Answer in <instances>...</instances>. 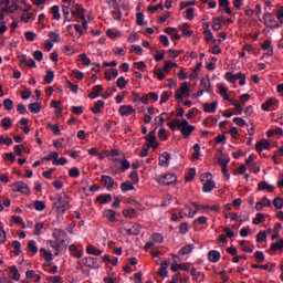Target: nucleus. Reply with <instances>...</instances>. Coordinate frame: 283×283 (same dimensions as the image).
<instances>
[{"mask_svg": "<svg viewBox=\"0 0 283 283\" xmlns=\"http://www.w3.org/2000/svg\"><path fill=\"white\" fill-rule=\"evenodd\" d=\"M171 91H165L163 92L161 96H160V105H163L164 103H167V101H169V98H171Z\"/></svg>", "mask_w": 283, "mask_h": 283, "instance_id": "nucleus-37", "label": "nucleus"}, {"mask_svg": "<svg viewBox=\"0 0 283 283\" xmlns=\"http://www.w3.org/2000/svg\"><path fill=\"white\" fill-rule=\"evenodd\" d=\"M101 182H103L104 187L112 191L114 189V178L107 175H102Z\"/></svg>", "mask_w": 283, "mask_h": 283, "instance_id": "nucleus-13", "label": "nucleus"}, {"mask_svg": "<svg viewBox=\"0 0 283 283\" xmlns=\"http://www.w3.org/2000/svg\"><path fill=\"white\" fill-rule=\"evenodd\" d=\"M263 149H271V142L268 139H261L255 145V150L260 154Z\"/></svg>", "mask_w": 283, "mask_h": 283, "instance_id": "nucleus-15", "label": "nucleus"}, {"mask_svg": "<svg viewBox=\"0 0 283 283\" xmlns=\"http://www.w3.org/2000/svg\"><path fill=\"white\" fill-rule=\"evenodd\" d=\"M273 205H274L275 209H282L283 208V199H282V197L274 198Z\"/></svg>", "mask_w": 283, "mask_h": 283, "instance_id": "nucleus-60", "label": "nucleus"}, {"mask_svg": "<svg viewBox=\"0 0 283 283\" xmlns=\"http://www.w3.org/2000/svg\"><path fill=\"white\" fill-rule=\"evenodd\" d=\"M151 240L155 244H163L165 239L163 238V234L155 232L151 234Z\"/></svg>", "mask_w": 283, "mask_h": 283, "instance_id": "nucleus-34", "label": "nucleus"}, {"mask_svg": "<svg viewBox=\"0 0 283 283\" xmlns=\"http://www.w3.org/2000/svg\"><path fill=\"white\" fill-rule=\"evenodd\" d=\"M261 222H264V214L263 213H256L255 218L253 219L252 223L258 226Z\"/></svg>", "mask_w": 283, "mask_h": 283, "instance_id": "nucleus-57", "label": "nucleus"}, {"mask_svg": "<svg viewBox=\"0 0 283 283\" xmlns=\"http://www.w3.org/2000/svg\"><path fill=\"white\" fill-rule=\"evenodd\" d=\"M182 50H168V57L169 59H178Z\"/></svg>", "mask_w": 283, "mask_h": 283, "instance_id": "nucleus-50", "label": "nucleus"}, {"mask_svg": "<svg viewBox=\"0 0 283 283\" xmlns=\"http://www.w3.org/2000/svg\"><path fill=\"white\" fill-rule=\"evenodd\" d=\"M165 114L163 113L160 116L155 118V125H157V127H163V125H165Z\"/></svg>", "mask_w": 283, "mask_h": 283, "instance_id": "nucleus-51", "label": "nucleus"}, {"mask_svg": "<svg viewBox=\"0 0 283 283\" xmlns=\"http://www.w3.org/2000/svg\"><path fill=\"white\" fill-rule=\"evenodd\" d=\"M258 189H259V191H264V190H266V191L272 192L273 189H275V187H274L273 185H269L266 181H263V182H260V184L258 185Z\"/></svg>", "mask_w": 283, "mask_h": 283, "instance_id": "nucleus-28", "label": "nucleus"}, {"mask_svg": "<svg viewBox=\"0 0 283 283\" xmlns=\"http://www.w3.org/2000/svg\"><path fill=\"white\" fill-rule=\"evenodd\" d=\"M123 216H125V218H134V216H136V209L134 208H129L123 211Z\"/></svg>", "mask_w": 283, "mask_h": 283, "instance_id": "nucleus-52", "label": "nucleus"}, {"mask_svg": "<svg viewBox=\"0 0 283 283\" xmlns=\"http://www.w3.org/2000/svg\"><path fill=\"white\" fill-rule=\"evenodd\" d=\"M28 249H29V251H31V253H39V248H36V242L35 241H33V240H31V241H29V243H28Z\"/></svg>", "mask_w": 283, "mask_h": 283, "instance_id": "nucleus-48", "label": "nucleus"}, {"mask_svg": "<svg viewBox=\"0 0 283 283\" xmlns=\"http://www.w3.org/2000/svg\"><path fill=\"white\" fill-rule=\"evenodd\" d=\"M263 21L268 28H280L282 25L281 23H277L273 13L269 12L264 13Z\"/></svg>", "mask_w": 283, "mask_h": 283, "instance_id": "nucleus-7", "label": "nucleus"}, {"mask_svg": "<svg viewBox=\"0 0 283 283\" xmlns=\"http://www.w3.org/2000/svg\"><path fill=\"white\" fill-rule=\"evenodd\" d=\"M171 160V154L165 151L159 156V165L160 167H168L169 161Z\"/></svg>", "mask_w": 283, "mask_h": 283, "instance_id": "nucleus-16", "label": "nucleus"}, {"mask_svg": "<svg viewBox=\"0 0 283 283\" xmlns=\"http://www.w3.org/2000/svg\"><path fill=\"white\" fill-rule=\"evenodd\" d=\"M51 14L53 15V19L55 21H60L61 20V13L59 12V6H53L51 8Z\"/></svg>", "mask_w": 283, "mask_h": 283, "instance_id": "nucleus-40", "label": "nucleus"}, {"mask_svg": "<svg viewBox=\"0 0 283 283\" xmlns=\"http://www.w3.org/2000/svg\"><path fill=\"white\" fill-rule=\"evenodd\" d=\"M276 19L280 21V24L283 25V7L279 8V11L276 13Z\"/></svg>", "mask_w": 283, "mask_h": 283, "instance_id": "nucleus-64", "label": "nucleus"}, {"mask_svg": "<svg viewBox=\"0 0 283 283\" xmlns=\"http://www.w3.org/2000/svg\"><path fill=\"white\" fill-rule=\"evenodd\" d=\"M180 119H172L170 123H168V127H170V129L174 132L176 130V127L177 129H180Z\"/></svg>", "mask_w": 283, "mask_h": 283, "instance_id": "nucleus-46", "label": "nucleus"}, {"mask_svg": "<svg viewBox=\"0 0 283 283\" xmlns=\"http://www.w3.org/2000/svg\"><path fill=\"white\" fill-rule=\"evenodd\" d=\"M181 30L185 36H191L193 34V31L189 30V24L187 23L181 24Z\"/></svg>", "mask_w": 283, "mask_h": 283, "instance_id": "nucleus-47", "label": "nucleus"}, {"mask_svg": "<svg viewBox=\"0 0 283 283\" xmlns=\"http://www.w3.org/2000/svg\"><path fill=\"white\" fill-rule=\"evenodd\" d=\"M191 205L192 207H195L193 211L191 210V207L185 206V210L188 211L185 213L186 218H196V213L200 211V205H198L197 202H192Z\"/></svg>", "mask_w": 283, "mask_h": 283, "instance_id": "nucleus-12", "label": "nucleus"}, {"mask_svg": "<svg viewBox=\"0 0 283 283\" xmlns=\"http://www.w3.org/2000/svg\"><path fill=\"white\" fill-rule=\"evenodd\" d=\"M54 205L59 213H65L70 209V198L67 195H59L57 201Z\"/></svg>", "mask_w": 283, "mask_h": 283, "instance_id": "nucleus-2", "label": "nucleus"}, {"mask_svg": "<svg viewBox=\"0 0 283 283\" xmlns=\"http://www.w3.org/2000/svg\"><path fill=\"white\" fill-rule=\"evenodd\" d=\"M86 253H88V255H103V250L95 248L94 245H87L86 248Z\"/></svg>", "mask_w": 283, "mask_h": 283, "instance_id": "nucleus-24", "label": "nucleus"}, {"mask_svg": "<svg viewBox=\"0 0 283 283\" xmlns=\"http://www.w3.org/2000/svg\"><path fill=\"white\" fill-rule=\"evenodd\" d=\"M283 250V239L279 242H274L271 244V251H282Z\"/></svg>", "mask_w": 283, "mask_h": 283, "instance_id": "nucleus-44", "label": "nucleus"}, {"mask_svg": "<svg viewBox=\"0 0 283 283\" xmlns=\"http://www.w3.org/2000/svg\"><path fill=\"white\" fill-rule=\"evenodd\" d=\"M33 207H34L35 211H43V210H45V202L38 200L33 203Z\"/></svg>", "mask_w": 283, "mask_h": 283, "instance_id": "nucleus-54", "label": "nucleus"}, {"mask_svg": "<svg viewBox=\"0 0 283 283\" xmlns=\"http://www.w3.org/2000/svg\"><path fill=\"white\" fill-rule=\"evenodd\" d=\"M72 14H76L81 19V21L85 20V9L83 8V6H76L75 11H73Z\"/></svg>", "mask_w": 283, "mask_h": 283, "instance_id": "nucleus-26", "label": "nucleus"}, {"mask_svg": "<svg viewBox=\"0 0 283 283\" xmlns=\"http://www.w3.org/2000/svg\"><path fill=\"white\" fill-rule=\"evenodd\" d=\"M273 105H275V98L270 97L265 103L262 104L261 109H263V112H269Z\"/></svg>", "mask_w": 283, "mask_h": 283, "instance_id": "nucleus-27", "label": "nucleus"}, {"mask_svg": "<svg viewBox=\"0 0 283 283\" xmlns=\"http://www.w3.org/2000/svg\"><path fill=\"white\" fill-rule=\"evenodd\" d=\"M210 25L211 24L209 22L203 23V34H206L205 40L207 41V43L213 40V33L211 32V29H209Z\"/></svg>", "mask_w": 283, "mask_h": 283, "instance_id": "nucleus-18", "label": "nucleus"}, {"mask_svg": "<svg viewBox=\"0 0 283 283\" xmlns=\"http://www.w3.org/2000/svg\"><path fill=\"white\" fill-rule=\"evenodd\" d=\"M104 107H105V102L99 99L92 107V112L93 114H101V109H103Z\"/></svg>", "mask_w": 283, "mask_h": 283, "instance_id": "nucleus-25", "label": "nucleus"}, {"mask_svg": "<svg viewBox=\"0 0 283 283\" xmlns=\"http://www.w3.org/2000/svg\"><path fill=\"white\" fill-rule=\"evenodd\" d=\"M190 91H189V83L184 82L179 88L176 91L175 93V98L178 103H182V98H185V96H189Z\"/></svg>", "mask_w": 283, "mask_h": 283, "instance_id": "nucleus-5", "label": "nucleus"}, {"mask_svg": "<svg viewBox=\"0 0 283 283\" xmlns=\"http://www.w3.org/2000/svg\"><path fill=\"white\" fill-rule=\"evenodd\" d=\"M29 109L32 114H39V112H41V104L39 103H31L29 105Z\"/></svg>", "mask_w": 283, "mask_h": 283, "instance_id": "nucleus-41", "label": "nucleus"}, {"mask_svg": "<svg viewBox=\"0 0 283 283\" xmlns=\"http://www.w3.org/2000/svg\"><path fill=\"white\" fill-rule=\"evenodd\" d=\"M69 176H70L71 178H78V176H81V170H80L78 168H76V167L71 168V169L69 170Z\"/></svg>", "mask_w": 283, "mask_h": 283, "instance_id": "nucleus-53", "label": "nucleus"}, {"mask_svg": "<svg viewBox=\"0 0 283 283\" xmlns=\"http://www.w3.org/2000/svg\"><path fill=\"white\" fill-rule=\"evenodd\" d=\"M54 81V71H48L44 76V83L50 84Z\"/></svg>", "mask_w": 283, "mask_h": 283, "instance_id": "nucleus-49", "label": "nucleus"}, {"mask_svg": "<svg viewBox=\"0 0 283 283\" xmlns=\"http://www.w3.org/2000/svg\"><path fill=\"white\" fill-rule=\"evenodd\" d=\"M224 78H227V81L233 83L234 85L238 83V81L239 85H247V75L242 73L233 74L231 72H227Z\"/></svg>", "mask_w": 283, "mask_h": 283, "instance_id": "nucleus-3", "label": "nucleus"}, {"mask_svg": "<svg viewBox=\"0 0 283 283\" xmlns=\"http://www.w3.org/2000/svg\"><path fill=\"white\" fill-rule=\"evenodd\" d=\"M11 189L14 193H24V196H30V187L23 181H17L11 185Z\"/></svg>", "mask_w": 283, "mask_h": 283, "instance_id": "nucleus-6", "label": "nucleus"}, {"mask_svg": "<svg viewBox=\"0 0 283 283\" xmlns=\"http://www.w3.org/2000/svg\"><path fill=\"white\" fill-rule=\"evenodd\" d=\"M83 265L88 269H98L101 264L98 263V259H94L92 256H86L82 260Z\"/></svg>", "mask_w": 283, "mask_h": 283, "instance_id": "nucleus-11", "label": "nucleus"}, {"mask_svg": "<svg viewBox=\"0 0 283 283\" xmlns=\"http://www.w3.org/2000/svg\"><path fill=\"white\" fill-rule=\"evenodd\" d=\"M218 108V102H212L211 104L206 103L203 104V112H207L208 114H213L216 109Z\"/></svg>", "mask_w": 283, "mask_h": 283, "instance_id": "nucleus-22", "label": "nucleus"}, {"mask_svg": "<svg viewBox=\"0 0 283 283\" xmlns=\"http://www.w3.org/2000/svg\"><path fill=\"white\" fill-rule=\"evenodd\" d=\"M53 238L56 240L59 244H65V240H67V233L61 229H55L53 231Z\"/></svg>", "mask_w": 283, "mask_h": 283, "instance_id": "nucleus-10", "label": "nucleus"}, {"mask_svg": "<svg viewBox=\"0 0 283 283\" xmlns=\"http://www.w3.org/2000/svg\"><path fill=\"white\" fill-rule=\"evenodd\" d=\"M220 252L218 250H211L208 252V260L209 262L216 263L220 262Z\"/></svg>", "mask_w": 283, "mask_h": 283, "instance_id": "nucleus-19", "label": "nucleus"}, {"mask_svg": "<svg viewBox=\"0 0 283 283\" xmlns=\"http://www.w3.org/2000/svg\"><path fill=\"white\" fill-rule=\"evenodd\" d=\"M116 156H120V150L118 149H112L111 151H108L107 157L112 158V160H114V163H118V160H120L119 158H116Z\"/></svg>", "mask_w": 283, "mask_h": 283, "instance_id": "nucleus-32", "label": "nucleus"}, {"mask_svg": "<svg viewBox=\"0 0 283 283\" xmlns=\"http://www.w3.org/2000/svg\"><path fill=\"white\" fill-rule=\"evenodd\" d=\"M113 19H115V21H120L123 19V13L120 12V9L117 8H113Z\"/></svg>", "mask_w": 283, "mask_h": 283, "instance_id": "nucleus-45", "label": "nucleus"}, {"mask_svg": "<svg viewBox=\"0 0 283 283\" xmlns=\"http://www.w3.org/2000/svg\"><path fill=\"white\" fill-rule=\"evenodd\" d=\"M199 87L209 94L211 92V80L202 77Z\"/></svg>", "mask_w": 283, "mask_h": 283, "instance_id": "nucleus-17", "label": "nucleus"}, {"mask_svg": "<svg viewBox=\"0 0 283 283\" xmlns=\"http://www.w3.org/2000/svg\"><path fill=\"white\" fill-rule=\"evenodd\" d=\"M106 218L109 222H116V212L114 210H107Z\"/></svg>", "mask_w": 283, "mask_h": 283, "instance_id": "nucleus-56", "label": "nucleus"}, {"mask_svg": "<svg viewBox=\"0 0 283 283\" xmlns=\"http://www.w3.org/2000/svg\"><path fill=\"white\" fill-rule=\"evenodd\" d=\"M216 158L218 161V165H220L222 169L223 176H226L227 180L231 178V175L229 174V169L227 168V165H229V158L224 159V154H222V150H218L216 154Z\"/></svg>", "mask_w": 283, "mask_h": 283, "instance_id": "nucleus-1", "label": "nucleus"}, {"mask_svg": "<svg viewBox=\"0 0 283 283\" xmlns=\"http://www.w3.org/2000/svg\"><path fill=\"white\" fill-rule=\"evenodd\" d=\"M195 177H196V170L195 168H190L188 170V176H186V182H191Z\"/></svg>", "mask_w": 283, "mask_h": 283, "instance_id": "nucleus-59", "label": "nucleus"}, {"mask_svg": "<svg viewBox=\"0 0 283 283\" xmlns=\"http://www.w3.org/2000/svg\"><path fill=\"white\" fill-rule=\"evenodd\" d=\"M122 191H134V184L132 181H126L120 184Z\"/></svg>", "mask_w": 283, "mask_h": 283, "instance_id": "nucleus-38", "label": "nucleus"}, {"mask_svg": "<svg viewBox=\"0 0 283 283\" xmlns=\"http://www.w3.org/2000/svg\"><path fill=\"white\" fill-rule=\"evenodd\" d=\"M56 158H59V153L53 151L51 154H49L46 157L42 158V160H56Z\"/></svg>", "mask_w": 283, "mask_h": 283, "instance_id": "nucleus-62", "label": "nucleus"}, {"mask_svg": "<svg viewBox=\"0 0 283 283\" xmlns=\"http://www.w3.org/2000/svg\"><path fill=\"white\" fill-rule=\"evenodd\" d=\"M229 88H227L224 85H219V94L222 96L223 101H229Z\"/></svg>", "mask_w": 283, "mask_h": 283, "instance_id": "nucleus-30", "label": "nucleus"}, {"mask_svg": "<svg viewBox=\"0 0 283 283\" xmlns=\"http://www.w3.org/2000/svg\"><path fill=\"white\" fill-rule=\"evenodd\" d=\"M193 249H196V247H193V244H188L180 249V253H181V255H189V253H191V251H193Z\"/></svg>", "mask_w": 283, "mask_h": 283, "instance_id": "nucleus-39", "label": "nucleus"}, {"mask_svg": "<svg viewBox=\"0 0 283 283\" xmlns=\"http://www.w3.org/2000/svg\"><path fill=\"white\" fill-rule=\"evenodd\" d=\"M118 163H120V167H122V171H127V169H129L132 167V164L129 163V160L123 158L117 160Z\"/></svg>", "mask_w": 283, "mask_h": 283, "instance_id": "nucleus-42", "label": "nucleus"}, {"mask_svg": "<svg viewBox=\"0 0 283 283\" xmlns=\"http://www.w3.org/2000/svg\"><path fill=\"white\" fill-rule=\"evenodd\" d=\"M136 109L132 105H122L118 109L120 116H132Z\"/></svg>", "mask_w": 283, "mask_h": 283, "instance_id": "nucleus-14", "label": "nucleus"}, {"mask_svg": "<svg viewBox=\"0 0 283 283\" xmlns=\"http://www.w3.org/2000/svg\"><path fill=\"white\" fill-rule=\"evenodd\" d=\"M101 92H103V85L93 86L92 92L88 94V98H98V94H101Z\"/></svg>", "mask_w": 283, "mask_h": 283, "instance_id": "nucleus-20", "label": "nucleus"}, {"mask_svg": "<svg viewBox=\"0 0 283 283\" xmlns=\"http://www.w3.org/2000/svg\"><path fill=\"white\" fill-rule=\"evenodd\" d=\"M193 280H196L197 282H202V280H205V275H202L200 272H198V270H196V268H193L190 271Z\"/></svg>", "mask_w": 283, "mask_h": 283, "instance_id": "nucleus-31", "label": "nucleus"}, {"mask_svg": "<svg viewBox=\"0 0 283 283\" xmlns=\"http://www.w3.org/2000/svg\"><path fill=\"white\" fill-rule=\"evenodd\" d=\"M124 231L126 232V235H139L140 226L134 223H126L124 226Z\"/></svg>", "mask_w": 283, "mask_h": 283, "instance_id": "nucleus-9", "label": "nucleus"}, {"mask_svg": "<svg viewBox=\"0 0 283 283\" xmlns=\"http://www.w3.org/2000/svg\"><path fill=\"white\" fill-rule=\"evenodd\" d=\"M214 188H216V182L211 179H208L203 185L202 191L205 193H209V191H213Z\"/></svg>", "mask_w": 283, "mask_h": 283, "instance_id": "nucleus-23", "label": "nucleus"}, {"mask_svg": "<svg viewBox=\"0 0 283 283\" xmlns=\"http://www.w3.org/2000/svg\"><path fill=\"white\" fill-rule=\"evenodd\" d=\"M80 61H82L83 65H90V63H92L85 53L80 54Z\"/></svg>", "mask_w": 283, "mask_h": 283, "instance_id": "nucleus-61", "label": "nucleus"}, {"mask_svg": "<svg viewBox=\"0 0 283 283\" xmlns=\"http://www.w3.org/2000/svg\"><path fill=\"white\" fill-rule=\"evenodd\" d=\"M116 85L120 90H125V87H127V81L125 80V77H118L117 81H116Z\"/></svg>", "mask_w": 283, "mask_h": 283, "instance_id": "nucleus-55", "label": "nucleus"}, {"mask_svg": "<svg viewBox=\"0 0 283 283\" xmlns=\"http://www.w3.org/2000/svg\"><path fill=\"white\" fill-rule=\"evenodd\" d=\"M264 240H266V232L260 231L256 234V242H264Z\"/></svg>", "mask_w": 283, "mask_h": 283, "instance_id": "nucleus-63", "label": "nucleus"}, {"mask_svg": "<svg viewBox=\"0 0 283 283\" xmlns=\"http://www.w3.org/2000/svg\"><path fill=\"white\" fill-rule=\"evenodd\" d=\"M10 273L12 275V280L15 282H19L21 280V274H19V269H17L14 265L10 268Z\"/></svg>", "mask_w": 283, "mask_h": 283, "instance_id": "nucleus-33", "label": "nucleus"}, {"mask_svg": "<svg viewBox=\"0 0 283 283\" xmlns=\"http://www.w3.org/2000/svg\"><path fill=\"white\" fill-rule=\"evenodd\" d=\"M3 107L7 109V112H12V109H14V102H12L10 98H7L3 101Z\"/></svg>", "mask_w": 283, "mask_h": 283, "instance_id": "nucleus-36", "label": "nucleus"}, {"mask_svg": "<svg viewBox=\"0 0 283 283\" xmlns=\"http://www.w3.org/2000/svg\"><path fill=\"white\" fill-rule=\"evenodd\" d=\"M222 21H224L223 17L213 18L212 20V30L218 32V30H222Z\"/></svg>", "mask_w": 283, "mask_h": 283, "instance_id": "nucleus-21", "label": "nucleus"}, {"mask_svg": "<svg viewBox=\"0 0 283 283\" xmlns=\"http://www.w3.org/2000/svg\"><path fill=\"white\" fill-rule=\"evenodd\" d=\"M97 202H99V205H107V202H112V195L106 193L98 196Z\"/></svg>", "mask_w": 283, "mask_h": 283, "instance_id": "nucleus-29", "label": "nucleus"}, {"mask_svg": "<svg viewBox=\"0 0 283 283\" xmlns=\"http://www.w3.org/2000/svg\"><path fill=\"white\" fill-rule=\"evenodd\" d=\"M49 247H51V249H54V255H59V249H61L62 244L59 243L56 240L55 241H49L48 242Z\"/></svg>", "mask_w": 283, "mask_h": 283, "instance_id": "nucleus-35", "label": "nucleus"}, {"mask_svg": "<svg viewBox=\"0 0 283 283\" xmlns=\"http://www.w3.org/2000/svg\"><path fill=\"white\" fill-rule=\"evenodd\" d=\"M179 132L182 134L184 138H189V136L196 132V126L190 125L187 119H182L179 125Z\"/></svg>", "mask_w": 283, "mask_h": 283, "instance_id": "nucleus-4", "label": "nucleus"}, {"mask_svg": "<svg viewBox=\"0 0 283 283\" xmlns=\"http://www.w3.org/2000/svg\"><path fill=\"white\" fill-rule=\"evenodd\" d=\"M1 125L2 127H4V129H10V126L12 125V119H10V117H4L1 120Z\"/></svg>", "mask_w": 283, "mask_h": 283, "instance_id": "nucleus-58", "label": "nucleus"}, {"mask_svg": "<svg viewBox=\"0 0 283 283\" xmlns=\"http://www.w3.org/2000/svg\"><path fill=\"white\" fill-rule=\"evenodd\" d=\"M176 180H178V177H176V175L167 174L158 177L157 182H159V185H174Z\"/></svg>", "mask_w": 283, "mask_h": 283, "instance_id": "nucleus-8", "label": "nucleus"}, {"mask_svg": "<svg viewBox=\"0 0 283 283\" xmlns=\"http://www.w3.org/2000/svg\"><path fill=\"white\" fill-rule=\"evenodd\" d=\"M49 36L53 43H61V35L57 32L51 31L49 32Z\"/></svg>", "mask_w": 283, "mask_h": 283, "instance_id": "nucleus-43", "label": "nucleus"}]
</instances>
